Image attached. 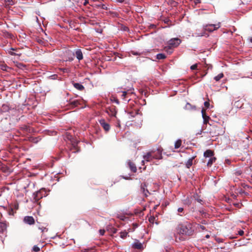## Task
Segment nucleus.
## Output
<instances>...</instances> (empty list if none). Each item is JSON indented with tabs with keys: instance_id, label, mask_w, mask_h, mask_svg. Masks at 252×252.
Returning <instances> with one entry per match:
<instances>
[{
	"instance_id": "obj_1",
	"label": "nucleus",
	"mask_w": 252,
	"mask_h": 252,
	"mask_svg": "<svg viewBox=\"0 0 252 252\" xmlns=\"http://www.w3.org/2000/svg\"><path fill=\"white\" fill-rule=\"evenodd\" d=\"M179 233L186 235L190 236L193 234V230L192 228V224L189 222H186L183 224L179 225Z\"/></svg>"
},
{
	"instance_id": "obj_2",
	"label": "nucleus",
	"mask_w": 252,
	"mask_h": 252,
	"mask_svg": "<svg viewBox=\"0 0 252 252\" xmlns=\"http://www.w3.org/2000/svg\"><path fill=\"white\" fill-rule=\"evenodd\" d=\"M66 137L71 143V145L70 148V151H72L73 153L78 152L80 151V148L78 147L77 145L79 141L74 139L72 138V136L70 134H68V132H66Z\"/></svg>"
},
{
	"instance_id": "obj_3",
	"label": "nucleus",
	"mask_w": 252,
	"mask_h": 252,
	"mask_svg": "<svg viewBox=\"0 0 252 252\" xmlns=\"http://www.w3.org/2000/svg\"><path fill=\"white\" fill-rule=\"evenodd\" d=\"M46 193L45 189H41L39 190L34 192L33 194V199L35 202H37L39 199H41L43 196H46Z\"/></svg>"
},
{
	"instance_id": "obj_4",
	"label": "nucleus",
	"mask_w": 252,
	"mask_h": 252,
	"mask_svg": "<svg viewBox=\"0 0 252 252\" xmlns=\"http://www.w3.org/2000/svg\"><path fill=\"white\" fill-rule=\"evenodd\" d=\"M220 27V23H219L217 24H208L204 25L203 29L205 31L212 32L218 29Z\"/></svg>"
},
{
	"instance_id": "obj_5",
	"label": "nucleus",
	"mask_w": 252,
	"mask_h": 252,
	"mask_svg": "<svg viewBox=\"0 0 252 252\" xmlns=\"http://www.w3.org/2000/svg\"><path fill=\"white\" fill-rule=\"evenodd\" d=\"M181 43V40L178 38L171 39L168 41L169 45L171 47H176Z\"/></svg>"
},
{
	"instance_id": "obj_6",
	"label": "nucleus",
	"mask_w": 252,
	"mask_h": 252,
	"mask_svg": "<svg viewBox=\"0 0 252 252\" xmlns=\"http://www.w3.org/2000/svg\"><path fill=\"white\" fill-rule=\"evenodd\" d=\"M23 221L24 223L30 225H33L35 223L34 219L32 216H25L24 218Z\"/></svg>"
},
{
	"instance_id": "obj_7",
	"label": "nucleus",
	"mask_w": 252,
	"mask_h": 252,
	"mask_svg": "<svg viewBox=\"0 0 252 252\" xmlns=\"http://www.w3.org/2000/svg\"><path fill=\"white\" fill-rule=\"evenodd\" d=\"M201 113L202 115V117L203 119V123L204 125H207L208 124L210 125H211V124L209 123V121L210 119V117L206 115V110L205 109L202 108L201 110Z\"/></svg>"
},
{
	"instance_id": "obj_8",
	"label": "nucleus",
	"mask_w": 252,
	"mask_h": 252,
	"mask_svg": "<svg viewBox=\"0 0 252 252\" xmlns=\"http://www.w3.org/2000/svg\"><path fill=\"white\" fill-rule=\"evenodd\" d=\"M132 248L137 250H142L143 246L138 240H136L132 244Z\"/></svg>"
},
{
	"instance_id": "obj_9",
	"label": "nucleus",
	"mask_w": 252,
	"mask_h": 252,
	"mask_svg": "<svg viewBox=\"0 0 252 252\" xmlns=\"http://www.w3.org/2000/svg\"><path fill=\"white\" fill-rule=\"evenodd\" d=\"M127 164L128 165L129 168H130V170L132 172H133V173L136 172L137 167L134 163H133L132 161H130V160H128L127 161Z\"/></svg>"
},
{
	"instance_id": "obj_10",
	"label": "nucleus",
	"mask_w": 252,
	"mask_h": 252,
	"mask_svg": "<svg viewBox=\"0 0 252 252\" xmlns=\"http://www.w3.org/2000/svg\"><path fill=\"white\" fill-rule=\"evenodd\" d=\"M153 151L148 152L146 155L144 156L143 158L144 160L146 161H151L153 159Z\"/></svg>"
},
{
	"instance_id": "obj_11",
	"label": "nucleus",
	"mask_w": 252,
	"mask_h": 252,
	"mask_svg": "<svg viewBox=\"0 0 252 252\" xmlns=\"http://www.w3.org/2000/svg\"><path fill=\"white\" fill-rule=\"evenodd\" d=\"M74 55L76 57L77 59L78 60L80 61V60H81L82 59H83V54L80 49H77L75 51Z\"/></svg>"
},
{
	"instance_id": "obj_12",
	"label": "nucleus",
	"mask_w": 252,
	"mask_h": 252,
	"mask_svg": "<svg viewBox=\"0 0 252 252\" xmlns=\"http://www.w3.org/2000/svg\"><path fill=\"white\" fill-rule=\"evenodd\" d=\"M214 155V153L212 150H207L204 153V157L205 158H211Z\"/></svg>"
},
{
	"instance_id": "obj_13",
	"label": "nucleus",
	"mask_w": 252,
	"mask_h": 252,
	"mask_svg": "<svg viewBox=\"0 0 252 252\" xmlns=\"http://www.w3.org/2000/svg\"><path fill=\"white\" fill-rule=\"evenodd\" d=\"M147 188V186L145 183H144L141 185V189L143 193L144 194L145 196H148V194H150L149 191L146 189Z\"/></svg>"
},
{
	"instance_id": "obj_14",
	"label": "nucleus",
	"mask_w": 252,
	"mask_h": 252,
	"mask_svg": "<svg viewBox=\"0 0 252 252\" xmlns=\"http://www.w3.org/2000/svg\"><path fill=\"white\" fill-rule=\"evenodd\" d=\"M10 109V107L9 105L7 104H3L0 108V111L1 112H8Z\"/></svg>"
},
{
	"instance_id": "obj_15",
	"label": "nucleus",
	"mask_w": 252,
	"mask_h": 252,
	"mask_svg": "<svg viewBox=\"0 0 252 252\" xmlns=\"http://www.w3.org/2000/svg\"><path fill=\"white\" fill-rule=\"evenodd\" d=\"M73 85L75 88L79 91H83L85 89L84 87L82 84L78 83H73Z\"/></svg>"
},
{
	"instance_id": "obj_16",
	"label": "nucleus",
	"mask_w": 252,
	"mask_h": 252,
	"mask_svg": "<svg viewBox=\"0 0 252 252\" xmlns=\"http://www.w3.org/2000/svg\"><path fill=\"white\" fill-rule=\"evenodd\" d=\"M70 105L72 107H75L80 104V101L78 100H74L70 101L69 103Z\"/></svg>"
},
{
	"instance_id": "obj_17",
	"label": "nucleus",
	"mask_w": 252,
	"mask_h": 252,
	"mask_svg": "<svg viewBox=\"0 0 252 252\" xmlns=\"http://www.w3.org/2000/svg\"><path fill=\"white\" fill-rule=\"evenodd\" d=\"M7 226V223H6V222H2V221L0 222V229L1 231H4L6 230Z\"/></svg>"
},
{
	"instance_id": "obj_18",
	"label": "nucleus",
	"mask_w": 252,
	"mask_h": 252,
	"mask_svg": "<svg viewBox=\"0 0 252 252\" xmlns=\"http://www.w3.org/2000/svg\"><path fill=\"white\" fill-rule=\"evenodd\" d=\"M216 160V158L215 157H211L209 159L208 161L207 162V165L208 166L210 167L212 166V164L215 162Z\"/></svg>"
},
{
	"instance_id": "obj_19",
	"label": "nucleus",
	"mask_w": 252,
	"mask_h": 252,
	"mask_svg": "<svg viewBox=\"0 0 252 252\" xmlns=\"http://www.w3.org/2000/svg\"><path fill=\"white\" fill-rule=\"evenodd\" d=\"M194 157L189 158L186 162V166L188 168H189L192 165V161Z\"/></svg>"
},
{
	"instance_id": "obj_20",
	"label": "nucleus",
	"mask_w": 252,
	"mask_h": 252,
	"mask_svg": "<svg viewBox=\"0 0 252 252\" xmlns=\"http://www.w3.org/2000/svg\"><path fill=\"white\" fill-rule=\"evenodd\" d=\"M182 145V140L181 139H178L175 143V149H178L181 147Z\"/></svg>"
},
{
	"instance_id": "obj_21",
	"label": "nucleus",
	"mask_w": 252,
	"mask_h": 252,
	"mask_svg": "<svg viewBox=\"0 0 252 252\" xmlns=\"http://www.w3.org/2000/svg\"><path fill=\"white\" fill-rule=\"evenodd\" d=\"M186 109L188 110L192 109L195 110L196 107L195 106H192L190 103H187L186 105Z\"/></svg>"
},
{
	"instance_id": "obj_22",
	"label": "nucleus",
	"mask_w": 252,
	"mask_h": 252,
	"mask_svg": "<svg viewBox=\"0 0 252 252\" xmlns=\"http://www.w3.org/2000/svg\"><path fill=\"white\" fill-rule=\"evenodd\" d=\"M224 76L223 75V74L222 73H220V74H219L217 76H215L214 77V79L216 81H220L222 78H223Z\"/></svg>"
},
{
	"instance_id": "obj_23",
	"label": "nucleus",
	"mask_w": 252,
	"mask_h": 252,
	"mask_svg": "<svg viewBox=\"0 0 252 252\" xmlns=\"http://www.w3.org/2000/svg\"><path fill=\"white\" fill-rule=\"evenodd\" d=\"M166 58V56L164 54L159 53L157 55V59L158 60L164 59Z\"/></svg>"
},
{
	"instance_id": "obj_24",
	"label": "nucleus",
	"mask_w": 252,
	"mask_h": 252,
	"mask_svg": "<svg viewBox=\"0 0 252 252\" xmlns=\"http://www.w3.org/2000/svg\"><path fill=\"white\" fill-rule=\"evenodd\" d=\"M153 159H161L162 158L161 154L160 152H158V154L153 155Z\"/></svg>"
},
{
	"instance_id": "obj_25",
	"label": "nucleus",
	"mask_w": 252,
	"mask_h": 252,
	"mask_svg": "<svg viewBox=\"0 0 252 252\" xmlns=\"http://www.w3.org/2000/svg\"><path fill=\"white\" fill-rule=\"evenodd\" d=\"M127 234H128V232H126V231H122L120 233V237L124 239L127 236Z\"/></svg>"
},
{
	"instance_id": "obj_26",
	"label": "nucleus",
	"mask_w": 252,
	"mask_h": 252,
	"mask_svg": "<svg viewBox=\"0 0 252 252\" xmlns=\"http://www.w3.org/2000/svg\"><path fill=\"white\" fill-rule=\"evenodd\" d=\"M96 6L97 7H100L102 9H107L106 5L104 4H100L96 5Z\"/></svg>"
},
{
	"instance_id": "obj_27",
	"label": "nucleus",
	"mask_w": 252,
	"mask_h": 252,
	"mask_svg": "<svg viewBox=\"0 0 252 252\" xmlns=\"http://www.w3.org/2000/svg\"><path fill=\"white\" fill-rule=\"evenodd\" d=\"M32 251L35 252H38L40 251V248L38 246L35 245L32 248Z\"/></svg>"
},
{
	"instance_id": "obj_28",
	"label": "nucleus",
	"mask_w": 252,
	"mask_h": 252,
	"mask_svg": "<svg viewBox=\"0 0 252 252\" xmlns=\"http://www.w3.org/2000/svg\"><path fill=\"white\" fill-rule=\"evenodd\" d=\"M38 228L41 230L42 232H47L48 231V229L45 227H39Z\"/></svg>"
},
{
	"instance_id": "obj_29",
	"label": "nucleus",
	"mask_w": 252,
	"mask_h": 252,
	"mask_svg": "<svg viewBox=\"0 0 252 252\" xmlns=\"http://www.w3.org/2000/svg\"><path fill=\"white\" fill-rule=\"evenodd\" d=\"M197 227L198 228V229H201L202 231H204V230H206L205 227L202 225L198 224Z\"/></svg>"
},
{
	"instance_id": "obj_30",
	"label": "nucleus",
	"mask_w": 252,
	"mask_h": 252,
	"mask_svg": "<svg viewBox=\"0 0 252 252\" xmlns=\"http://www.w3.org/2000/svg\"><path fill=\"white\" fill-rule=\"evenodd\" d=\"M197 68V64H194L190 66V69L191 70H195Z\"/></svg>"
},
{
	"instance_id": "obj_31",
	"label": "nucleus",
	"mask_w": 252,
	"mask_h": 252,
	"mask_svg": "<svg viewBox=\"0 0 252 252\" xmlns=\"http://www.w3.org/2000/svg\"><path fill=\"white\" fill-rule=\"evenodd\" d=\"M100 123L102 126H109V125L104 123V120H102L100 121Z\"/></svg>"
},
{
	"instance_id": "obj_32",
	"label": "nucleus",
	"mask_w": 252,
	"mask_h": 252,
	"mask_svg": "<svg viewBox=\"0 0 252 252\" xmlns=\"http://www.w3.org/2000/svg\"><path fill=\"white\" fill-rule=\"evenodd\" d=\"M17 66L20 68H21L22 69L23 67H26V65L22 63H19L18 65H17Z\"/></svg>"
},
{
	"instance_id": "obj_33",
	"label": "nucleus",
	"mask_w": 252,
	"mask_h": 252,
	"mask_svg": "<svg viewBox=\"0 0 252 252\" xmlns=\"http://www.w3.org/2000/svg\"><path fill=\"white\" fill-rule=\"evenodd\" d=\"M204 105L206 108H208L210 106V103L209 101H205L204 103Z\"/></svg>"
},
{
	"instance_id": "obj_34",
	"label": "nucleus",
	"mask_w": 252,
	"mask_h": 252,
	"mask_svg": "<svg viewBox=\"0 0 252 252\" xmlns=\"http://www.w3.org/2000/svg\"><path fill=\"white\" fill-rule=\"evenodd\" d=\"M11 50H12L13 51H16L17 50L16 49H14L13 48H11ZM13 54H14V56H20L21 54V53H17V52H14V53H13Z\"/></svg>"
},
{
	"instance_id": "obj_35",
	"label": "nucleus",
	"mask_w": 252,
	"mask_h": 252,
	"mask_svg": "<svg viewBox=\"0 0 252 252\" xmlns=\"http://www.w3.org/2000/svg\"><path fill=\"white\" fill-rule=\"evenodd\" d=\"M127 94V92H126V91H124V92H122V97L123 99H125L126 98V96Z\"/></svg>"
},
{
	"instance_id": "obj_36",
	"label": "nucleus",
	"mask_w": 252,
	"mask_h": 252,
	"mask_svg": "<svg viewBox=\"0 0 252 252\" xmlns=\"http://www.w3.org/2000/svg\"><path fill=\"white\" fill-rule=\"evenodd\" d=\"M178 212L179 213H184V208H179L178 209Z\"/></svg>"
},
{
	"instance_id": "obj_37",
	"label": "nucleus",
	"mask_w": 252,
	"mask_h": 252,
	"mask_svg": "<svg viewBox=\"0 0 252 252\" xmlns=\"http://www.w3.org/2000/svg\"><path fill=\"white\" fill-rule=\"evenodd\" d=\"M155 218L154 217H150L149 219V220L150 222L153 223L155 220Z\"/></svg>"
},
{
	"instance_id": "obj_38",
	"label": "nucleus",
	"mask_w": 252,
	"mask_h": 252,
	"mask_svg": "<svg viewBox=\"0 0 252 252\" xmlns=\"http://www.w3.org/2000/svg\"><path fill=\"white\" fill-rule=\"evenodd\" d=\"M244 234V232L243 230H240L239 231H238V234L240 236H243Z\"/></svg>"
},
{
	"instance_id": "obj_39",
	"label": "nucleus",
	"mask_w": 252,
	"mask_h": 252,
	"mask_svg": "<svg viewBox=\"0 0 252 252\" xmlns=\"http://www.w3.org/2000/svg\"><path fill=\"white\" fill-rule=\"evenodd\" d=\"M7 67H7V66H6V65H1V69L2 70H3L6 71V70H7V69H6V68H7Z\"/></svg>"
},
{
	"instance_id": "obj_40",
	"label": "nucleus",
	"mask_w": 252,
	"mask_h": 252,
	"mask_svg": "<svg viewBox=\"0 0 252 252\" xmlns=\"http://www.w3.org/2000/svg\"><path fill=\"white\" fill-rule=\"evenodd\" d=\"M105 230L104 229H100L99 230V233L101 235H103L105 233Z\"/></svg>"
},
{
	"instance_id": "obj_41",
	"label": "nucleus",
	"mask_w": 252,
	"mask_h": 252,
	"mask_svg": "<svg viewBox=\"0 0 252 252\" xmlns=\"http://www.w3.org/2000/svg\"><path fill=\"white\" fill-rule=\"evenodd\" d=\"M104 130H105V132H107L110 129V127H103Z\"/></svg>"
},
{
	"instance_id": "obj_42",
	"label": "nucleus",
	"mask_w": 252,
	"mask_h": 252,
	"mask_svg": "<svg viewBox=\"0 0 252 252\" xmlns=\"http://www.w3.org/2000/svg\"><path fill=\"white\" fill-rule=\"evenodd\" d=\"M170 22V20L168 18H166L164 20V22L166 24H168V23Z\"/></svg>"
},
{
	"instance_id": "obj_43",
	"label": "nucleus",
	"mask_w": 252,
	"mask_h": 252,
	"mask_svg": "<svg viewBox=\"0 0 252 252\" xmlns=\"http://www.w3.org/2000/svg\"><path fill=\"white\" fill-rule=\"evenodd\" d=\"M131 53L134 55H138L139 54L137 52H134V51H131Z\"/></svg>"
},
{
	"instance_id": "obj_44",
	"label": "nucleus",
	"mask_w": 252,
	"mask_h": 252,
	"mask_svg": "<svg viewBox=\"0 0 252 252\" xmlns=\"http://www.w3.org/2000/svg\"><path fill=\"white\" fill-rule=\"evenodd\" d=\"M5 1L8 3L9 4H10L12 2V0H5Z\"/></svg>"
},
{
	"instance_id": "obj_45",
	"label": "nucleus",
	"mask_w": 252,
	"mask_h": 252,
	"mask_svg": "<svg viewBox=\"0 0 252 252\" xmlns=\"http://www.w3.org/2000/svg\"><path fill=\"white\" fill-rule=\"evenodd\" d=\"M89 3L88 0H85V2H84V5H86Z\"/></svg>"
},
{
	"instance_id": "obj_46",
	"label": "nucleus",
	"mask_w": 252,
	"mask_h": 252,
	"mask_svg": "<svg viewBox=\"0 0 252 252\" xmlns=\"http://www.w3.org/2000/svg\"><path fill=\"white\" fill-rule=\"evenodd\" d=\"M116 0V1H117L118 2H120V3H123L125 1V0Z\"/></svg>"
},
{
	"instance_id": "obj_47",
	"label": "nucleus",
	"mask_w": 252,
	"mask_h": 252,
	"mask_svg": "<svg viewBox=\"0 0 252 252\" xmlns=\"http://www.w3.org/2000/svg\"><path fill=\"white\" fill-rule=\"evenodd\" d=\"M13 53H14V52L13 51H9V54H10L11 55H12V56H14V54H13Z\"/></svg>"
},
{
	"instance_id": "obj_48",
	"label": "nucleus",
	"mask_w": 252,
	"mask_h": 252,
	"mask_svg": "<svg viewBox=\"0 0 252 252\" xmlns=\"http://www.w3.org/2000/svg\"><path fill=\"white\" fill-rule=\"evenodd\" d=\"M113 232L114 233H116V232H117V229H116V228H114L113 231Z\"/></svg>"
},
{
	"instance_id": "obj_49",
	"label": "nucleus",
	"mask_w": 252,
	"mask_h": 252,
	"mask_svg": "<svg viewBox=\"0 0 252 252\" xmlns=\"http://www.w3.org/2000/svg\"><path fill=\"white\" fill-rule=\"evenodd\" d=\"M94 1H103V0H93Z\"/></svg>"
},
{
	"instance_id": "obj_50",
	"label": "nucleus",
	"mask_w": 252,
	"mask_h": 252,
	"mask_svg": "<svg viewBox=\"0 0 252 252\" xmlns=\"http://www.w3.org/2000/svg\"><path fill=\"white\" fill-rule=\"evenodd\" d=\"M205 237L206 238H209L210 237V236H209V235H206Z\"/></svg>"
},
{
	"instance_id": "obj_51",
	"label": "nucleus",
	"mask_w": 252,
	"mask_h": 252,
	"mask_svg": "<svg viewBox=\"0 0 252 252\" xmlns=\"http://www.w3.org/2000/svg\"><path fill=\"white\" fill-rule=\"evenodd\" d=\"M197 201L199 202H201L202 201V200L201 199H198Z\"/></svg>"
},
{
	"instance_id": "obj_52",
	"label": "nucleus",
	"mask_w": 252,
	"mask_h": 252,
	"mask_svg": "<svg viewBox=\"0 0 252 252\" xmlns=\"http://www.w3.org/2000/svg\"><path fill=\"white\" fill-rule=\"evenodd\" d=\"M56 132H54L53 131V132H52V134L53 135L54 134H56Z\"/></svg>"
},
{
	"instance_id": "obj_53",
	"label": "nucleus",
	"mask_w": 252,
	"mask_h": 252,
	"mask_svg": "<svg viewBox=\"0 0 252 252\" xmlns=\"http://www.w3.org/2000/svg\"><path fill=\"white\" fill-rule=\"evenodd\" d=\"M186 203H189V204H190V202H189V200L188 201V202H187Z\"/></svg>"
},
{
	"instance_id": "obj_54",
	"label": "nucleus",
	"mask_w": 252,
	"mask_h": 252,
	"mask_svg": "<svg viewBox=\"0 0 252 252\" xmlns=\"http://www.w3.org/2000/svg\"><path fill=\"white\" fill-rule=\"evenodd\" d=\"M250 41L252 43V38L250 39Z\"/></svg>"
},
{
	"instance_id": "obj_55",
	"label": "nucleus",
	"mask_w": 252,
	"mask_h": 252,
	"mask_svg": "<svg viewBox=\"0 0 252 252\" xmlns=\"http://www.w3.org/2000/svg\"><path fill=\"white\" fill-rule=\"evenodd\" d=\"M205 222V220H204V222H203V223L205 224V222Z\"/></svg>"
},
{
	"instance_id": "obj_56",
	"label": "nucleus",
	"mask_w": 252,
	"mask_h": 252,
	"mask_svg": "<svg viewBox=\"0 0 252 252\" xmlns=\"http://www.w3.org/2000/svg\"><path fill=\"white\" fill-rule=\"evenodd\" d=\"M205 222V220H204V222H203V223L205 224V222Z\"/></svg>"
},
{
	"instance_id": "obj_57",
	"label": "nucleus",
	"mask_w": 252,
	"mask_h": 252,
	"mask_svg": "<svg viewBox=\"0 0 252 252\" xmlns=\"http://www.w3.org/2000/svg\"><path fill=\"white\" fill-rule=\"evenodd\" d=\"M205 222V220H204V222H203V223L205 224V222Z\"/></svg>"
},
{
	"instance_id": "obj_58",
	"label": "nucleus",
	"mask_w": 252,
	"mask_h": 252,
	"mask_svg": "<svg viewBox=\"0 0 252 252\" xmlns=\"http://www.w3.org/2000/svg\"><path fill=\"white\" fill-rule=\"evenodd\" d=\"M142 162L143 163V164L144 163V160H142Z\"/></svg>"
},
{
	"instance_id": "obj_59",
	"label": "nucleus",
	"mask_w": 252,
	"mask_h": 252,
	"mask_svg": "<svg viewBox=\"0 0 252 252\" xmlns=\"http://www.w3.org/2000/svg\"><path fill=\"white\" fill-rule=\"evenodd\" d=\"M217 241H218L219 242H220V240H219V241H218V240H217Z\"/></svg>"
},
{
	"instance_id": "obj_60",
	"label": "nucleus",
	"mask_w": 252,
	"mask_h": 252,
	"mask_svg": "<svg viewBox=\"0 0 252 252\" xmlns=\"http://www.w3.org/2000/svg\"><path fill=\"white\" fill-rule=\"evenodd\" d=\"M217 241H218L219 242H220V240H219V241H218V240H217Z\"/></svg>"
}]
</instances>
